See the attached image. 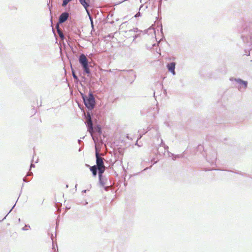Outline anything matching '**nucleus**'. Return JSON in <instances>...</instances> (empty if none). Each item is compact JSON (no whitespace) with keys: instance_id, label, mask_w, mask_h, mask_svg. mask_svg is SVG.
<instances>
[{"instance_id":"obj_6","label":"nucleus","mask_w":252,"mask_h":252,"mask_svg":"<svg viewBox=\"0 0 252 252\" xmlns=\"http://www.w3.org/2000/svg\"><path fill=\"white\" fill-rule=\"evenodd\" d=\"M97 169V168L96 165H94L90 167V170L92 172L94 176H95L96 175Z\"/></svg>"},{"instance_id":"obj_1","label":"nucleus","mask_w":252,"mask_h":252,"mask_svg":"<svg viewBox=\"0 0 252 252\" xmlns=\"http://www.w3.org/2000/svg\"><path fill=\"white\" fill-rule=\"evenodd\" d=\"M96 158V167L98 170V175L99 178L101 180L102 174L104 173L105 170V167L104 165L103 159L104 158L100 157L99 156V154L98 152H96L95 153Z\"/></svg>"},{"instance_id":"obj_3","label":"nucleus","mask_w":252,"mask_h":252,"mask_svg":"<svg viewBox=\"0 0 252 252\" xmlns=\"http://www.w3.org/2000/svg\"><path fill=\"white\" fill-rule=\"evenodd\" d=\"M79 63L82 64L85 72L89 74L90 73V69L88 67V60L84 54H81L79 57Z\"/></svg>"},{"instance_id":"obj_10","label":"nucleus","mask_w":252,"mask_h":252,"mask_svg":"<svg viewBox=\"0 0 252 252\" xmlns=\"http://www.w3.org/2000/svg\"><path fill=\"white\" fill-rule=\"evenodd\" d=\"M57 32H58L59 35L61 37V38L62 39H64L63 34V32L61 31V30L59 29V25L57 26Z\"/></svg>"},{"instance_id":"obj_11","label":"nucleus","mask_w":252,"mask_h":252,"mask_svg":"<svg viewBox=\"0 0 252 252\" xmlns=\"http://www.w3.org/2000/svg\"><path fill=\"white\" fill-rule=\"evenodd\" d=\"M72 73H73V77L75 79H77V76L75 75L74 73L73 72Z\"/></svg>"},{"instance_id":"obj_4","label":"nucleus","mask_w":252,"mask_h":252,"mask_svg":"<svg viewBox=\"0 0 252 252\" xmlns=\"http://www.w3.org/2000/svg\"><path fill=\"white\" fill-rule=\"evenodd\" d=\"M68 17V14L66 12L63 13L59 17L60 23L64 22Z\"/></svg>"},{"instance_id":"obj_9","label":"nucleus","mask_w":252,"mask_h":252,"mask_svg":"<svg viewBox=\"0 0 252 252\" xmlns=\"http://www.w3.org/2000/svg\"><path fill=\"white\" fill-rule=\"evenodd\" d=\"M237 82L240 84L243 85L244 88H246L247 87V82L244 81H243L241 79H238L237 80Z\"/></svg>"},{"instance_id":"obj_7","label":"nucleus","mask_w":252,"mask_h":252,"mask_svg":"<svg viewBox=\"0 0 252 252\" xmlns=\"http://www.w3.org/2000/svg\"><path fill=\"white\" fill-rule=\"evenodd\" d=\"M88 126L89 131L90 133H92V131L93 130V123L91 119H89L88 122Z\"/></svg>"},{"instance_id":"obj_5","label":"nucleus","mask_w":252,"mask_h":252,"mask_svg":"<svg viewBox=\"0 0 252 252\" xmlns=\"http://www.w3.org/2000/svg\"><path fill=\"white\" fill-rule=\"evenodd\" d=\"M167 68L169 71H170L173 75L175 74V63H169L167 65Z\"/></svg>"},{"instance_id":"obj_8","label":"nucleus","mask_w":252,"mask_h":252,"mask_svg":"<svg viewBox=\"0 0 252 252\" xmlns=\"http://www.w3.org/2000/svg\"><path fill=\"white\" fill-rule=\"evenodd\" d=\"M80 3L87 9L88 7L89 6L88 2H86V0H79Z\"/></svg>"},{"instance_id":"obj_2","label":"nucleus","mask_w":252,"mask_h":252,"mask_svg":"<svg viewBox=\"0 0 252 252\" xmlns=\"http://www.w3.org/2000/svg\"><path fill=\"white\" fill-rule=\"evenodd\" d=\"M85 105L89 109H93L95 105V99L92 94L90 93L88 96H83Z\"/></svg>"}]
</instances>
